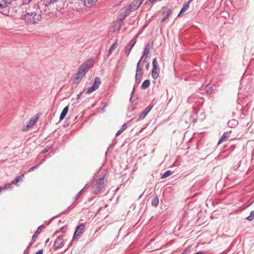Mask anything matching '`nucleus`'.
<instances>
[{"mask_svg":"<svg viewBox=\"0 0 254 254\" xmlns=\"http://www.w3.org/2000/svg\"><path fill=\"white\" fill-rule=\"evenodd\" d=\"M92 61L88 60L81 64L79 66L78 72L74 76V81L80 80L87 72L90 67L92 66Z\"/></svg>","mask_w":254,"mask_h":254,"instance_id":"f257e3e1","label":"nucleus"},{"mask_svg":"<svg viewBox=\"0 0 254 254\" xmlns=\"http://www.w3.org/2000/svg\"><path fill=\"white\" fill-rule=\"evenodd\" d=\"M24 20L28 24H35L41 21L42 16L39 12L34 13L32 12H27L23 16Z\"/></svg>","mask_w":254,"mask_h":254,"instance_id":"f03ea898","label":"nucleus"},{"mask_svg":"<svg viewBox=\"0 0 254 254\" xmlns=\"http://www.w3.org/2000/svg\"><path fill=\"white\" fill-rule=\"evenodd\" d=\"M104 178L103 177L98 179L96 184L92 187V192L94 194H98L104 188Z\"/></svg>","mask_w":254,"mask_h":254,"instance_id":"7ed1b4c3","label":"nucleus"},{"mask_svg":"<svg viewBox=\"0 0 254 254\" xmlns=\"http://www.w3.org/2000/svg\"><path fill=\"white\" fill-rule=\"evenodd\" d=\"M85 226L84 224H80L78 225L75 228L74 231V233L73 234L72 239L77 240L79 239L81 235L83 234L85 231Z\"/></svg>","mask_w":254,"mask_h":254,"instance_id":"20e7f679","label":"nucleus"},{"mask_svg":"<svg viewBox=\"0 0 254 254\" xmlns=\"http://www.w3.org/2000/svg\"><path fill=\"white\" fill-rule=\"evenodd\" d=\"M134 7H133L131 4H129L128 6H124L120 10L119 15L126 18V17L129 14L132 10H134Z\"/></svg>","mask_w":254,"mask_h":254,"instance_id":"39448f33","label":"nucleus"},{"mask_svg":"<svg viewBox=\"0 0 254 254\" xmlns=\"http://www.w3.org/2000/svg\"><path fill=\"white\" fill-rule=\"evenodd\" d=\"M101 84V80L99 77H96L94 78V82L92 86L88 88L86 93L90 94L97 89Z\"/></svg>","mask_w":254,"mask_h":254,"instance_id":"423d86ee","label":"nucleus"},{"mask_svg":"<svg viewBox=\"0 0 254 254\" xmlns=\"http://www.w3.org/2000/svg\"><path fill=\"white\" fill-rule=\"evenodd\" d=\"M26 11L27 12L31 11L36 13L38 11L40 15H41L42 14V11L39 8V5L36 2L30 3V4L28 5V7H26Z\"/></svg>","mask_w":254,"mask_h":254,"instance_id":"0eeeda50","label":"nucleus"},{"mask_svg":"<svg viewBox=\"0 0 254 254\" xmlns=\"http://www.w3.org/2000/svg\"><path fill=\"white\" fill-rule=\"evenodd\" d=\"M244 81H243L241 83V85L239 88V91L238 93V97L239 98H242L241 94L243 93V92H248L249 91V89L250 88V84L249 82H247V86L245 85L244 84Z\"/></svg>","mask_w":254,"mask_h":254,"instance_id":"6e6552de","label":"nucleus"},{"mask_svg":"<svg viewBox=\"0 0 254 254\" xmlns=\"http://www.w3.org/2000/svg\"><path fill=\"white\" fill-rule=\"evenodd\" d=\"M64 243L63 238L61 236H59L55 240L53 246V250L56 251L61 248Z\"/></svg>","mask_w":254,"mask_h":254,"instance_id":"1a4fd4ad","label":"nucleus"},{"mask_svg":"<svg viewBox=\"0 0 254 254\" xmlns=\"http://www.w3.org/2000/svg\"><path fill=\"white\" fill-rule=\"evenodd\" d=\"M153 107V105L150 104L142 112V113L138 116L137 121L142 120L144 119L147 114L150 111V110Z\"/></svg>","mask_w":254,"mask_h":254,"instance_id":"9d476101","label":"nucleus"},{"mask_svg":"<svg viewBox=\"0 0 254 254\" xmlns=\"http://www.w3.org/2000/svg\"><path fill=\"white\" fill-rule=\"evenodd\" d=\"M172 10L169 8H165L162 12V18L161 20L162 23L164 22L171 15Z\"/></svg>","mask_w":254,"mask_h":254,"instance_id":"9b49d317","label":"nucleus"},{"mask_svg":"<svg viewBox=\"0 0 254 254\" xmlns=\"http://www.w3.org/2000/svg\"><path fill=\"white\" fill-rule=\"evenodd\" d=\"M39 119V117L37 115L34 116V117H33L32 118H31L29 122H28V124L26 125V127L29 128H31L32 127H33L36 124V122L37 121V120H38Z\"/></svg>","mask_w":254,"mask_h":254,"instance_id":"f8f14e48","label":"nucleus"},{"mask_svg":"<svg viewBox=\"0 0 254 254\" xmlns=\"http://www.w3.org/2000/svg\"><path fill=\"white\" fill-rule=\"evenodd\" d=\"M200 111V110H197V111H196L195 110L194 108H193L192 113L190 116V122H191L192 123H195L196 122V121L197 120V113Z\"/></svg>","mask_w":254,"mask_h":254,"instance_id":"ddd939ff","label":"nucleus"},{"mask_svg":"<svg viewBox=\"0 0 254 254\" xmlns=\"http://www.w3.org/2000/svg\"><path fill=\"white\" fill-rule=\"evenodd\" d=\"M231 131H232L231 130H230L229 131L224 132L223 133L222 136H221V138L218 141V143L220 144L221 142L228 140V139L230 137V135Z\"/></svg>","mask_w":254,"mask_h":254,"instance_id":"4468645a","label":"nucleus"},{"mask_svg":"<svg viewBox=\"0 0 254 254\" xmlns=\"http://www.w3.org/2000/svg\"><path fill=\"white\" fill-rule=\"evenodd\" d=\"M191 0H189V1H187L184 3L183 7L182 8L179 13L178 14V16H180L182 14L186 12L189 9L190 7V2Z\"/></svg>","mask_w":254,"mask_h":254,"instance_id":"2eb2a0df","label":"nucleus"},{"mask_svg":"<svg viewBox=\"0 0 254 254\" xmlns=\"http://www.w3.org/2000/svg\"><path fill=\"white\" fill-rule=\"evenodd\" d=\"M10 3V0H0V9L6 8Z\"/></svg>","mask_w":254,"mask_h":254,"instance_id":"dca6fc26","label":"nucleus"},{"mask_svg":"<svg viewBox=\"0 0 254 254\" xmlns=\"http://www.w3.org/2000/svg\"><path fill=\"white\" fill-rule=\"evenodd\" d=\"M151 48V46L149 44L145 45V46L144 47V48L143 55L141 57L140 60H142V59L144 58V56H148V55L149 53V51H150V49Z\"/></svg>","mask_w":254,"mask_h":254,"instance_id":"f3484780","label":"nucleus"},{"mask_svg":"<svg viewBox=\"0 0 254 254\" xmlns=\"http://www.w3.org/2000/svg\"><path fill=\"white\" fill-rule=\"evenodd\" d=\"M143 1L144 0H134L131 4L133 6L134 5L133 10L137 9Z\"/></svg>","mask_w":254,"mask_h":254,"instance_id":"a211bd4d","label":"nucleus"},{"mask_svg":"<svg viewBox=\"0 0 254 254\" xmlns=\"http://www.w3.org/2000/svg\"><path fill=\"white\" fill-rule=\"evenodd\" d=\"M68 110V106H66L63 109V110L62 111L61 115L60 116V120L61 121L64 118V117H65L67 113Z\"/></svg>","mask_w":254,"mask_h":254,"instance_id":"6ab92c4d","label":"nucleus"},{"mask_svg":"<svg viewBox=\"0 0 254 254\" xmlns=\"http://www.w3.org/2000/svg\"><path fill=\"white\" fill-rule=\"evenodd\" d=\"M238 125V122L237 120L235 119H233L230 120L228 122V126L230 127H236Z\"/></svg>","mask_w":254,"mask_h":254,"instance_id":"aec40b11","label":"nucleus"},{"mask_svg":"<svg viewBox=\"0 0 254 254\" xmlns=\"http://www.w3.org/2000/svg\"><path fill=\"white\" fill-rule=\"evenodd\" d=\"M84 5L86 6H90L93 4H94L97 2V0H83Z\"/></svg>","mask_w":254,"mask_h":254,"instance_id":"412c9836","label":"nucleus"},{"mask_svg":"<svg viewBox=\"0 0 254 254\" xmlns=\"http://www.w3.org/2000/svg\"><path fill=\"white\" fill-rule=\"evenodd\" d=\"M159 200L157 195H156L153 197L151 200V204L153 206H157L158 205Z\"/></svg>","mask_w":254,"mask_h":254,"instance_id":"4be33fe9","label":"nucleus"},{"mask_svg":"<svg viewBox=\"0 0 254 254\" xmlns=\"http://www.w3.org/2000/svg\"><path fill=\"white\" fill-rule=\"evenodd\" d=\"M159 71L160 69H157V70H152V77L153 79H157L159 75Z\"/></svg>","mask_w":254,"mask_h":254,"instance_id":"5701e85b","label":"nucleus"},{"mask_svg":"<svg viewBox=\"0 0 254 254\" xmlns=\"http://www.w3.org/2000/svg\"><path fill=\"white\" fill-rule=\"evenodd\" d=\"M24 178V174H21L20 175L17 176L15 179L12 182V184H16L19 181H21Z\"/></svg>","mask_w":254,"mask_h":254,"instance_id":"b1692460","label":"nucleus"},{"mask_svg":"<svg viewBox=\"0 0 254 254\" xmlns=\"http://www.w3.org/2000/svg\"><path fill=\"white\" fill-rule=\"evenodd\" d=\"M150 81L148 79H146L145 80L143 83H142V85H141V88L143 89H147L148 87H149V85H150Z\"/></svg>","mask_w":254,"mask_h":254,"instance_id":"393cba45","label":"nucleus"},{"mask_svg":"<svg viewBox=\"0 0 254 254\" xmlns=\"http://www.w3.org/2000/svg\"><path fill=\"white\" fill-rule=\"evenodd\" d=\"M152 65V69L157 70V69H159L156 58H155L153 59Z\"/></svg>","mask_w":254,"mask_h":254,"instance_id":"a878e982","label":"nucleus"},{"mask_svg":"<svg viewBox=\"0 0 254 254\" xmlns=\"http://www.w3.org/2000/svg\"><path fill=\"white\" fill-rule=\"evenodd\" d=\"M11 189V184H7L5 185V186L4 187H0V192L2 191H4L5 190H10Z\"/></svg>","mask_w":254,"mask_h":254,"instance_id":"bb28decb","label":"nucleus"},{"mask_svg":"<svg viewBox=\"0 0 254 254\" xmlns=\"http://www.w3.org/2000/svg\"><path fill=\"white\" fill-rule=\"evenodd\" d=\"M173 174V172L170 170H168L162 174L161 178L164 179L170 176Z\"/></svg>","mask_w":254,"mask_h":254,"instance_id":"cd10ccee","label":"nucleus"},{"mask_svg":"<svg viewBox=\"0 0 254 254\" xmlns=\"http://www.w3.org/2000/svg\"><path fill=\"white\" fill-rule=\"evenodd\" d=\"M141 60H139L136 66V77L138 76V71L142 70V68L140 67V64Z\"/></svg>","mask_w":254,"mask_h":254,"instance_id":"c85d7f7f","label":"nucleus"},{"mask_svg":"<svg viewBox=\"0 0 254 254\" xmlns=\"http://www.w3.org/2000/svg\"><path fill=\"white\" fill-rule=\"evenodd\" d=\"M43 227V225H41L38 227L37 230L35 232L34 234L32 236V239L34 241L35 239L37 237L38 235L40 233V230H41V228Z\"/></svg>","mask_w":254,"mask_h":254,"instance_id":"c756f323","label":"nucleus"},{"mask_svg":"<svg viewBox=\"0 0 254 254\" xmlns=\"http://www.w3.org/2000/svg\"><path fill=\"white\" fill-rule=\"evenodd\" d=\"M254 218V210L251 212L250 214L246 217V219L249 221H252Z\"/></svg>","mask_w":254,"mask_h":254,"instance_id":"7c9ffc66","label":"nucleus"},{"mask_svg":"<svg viewBox=\"0 0 254 254\" xmlns=\"http://www.w3.org/2000/svg\"><path fill=\"white\" fill-rule=\"evenodd\" d=\"M43 161L44 160H42L41 161V162H40L39 164L34 166H33L32 167L30 168L29 170H28V172H32L33 171H34L36 169H37L39 166H40L42 164H43Z\"/></svg>","mask_w":254,"mask_h":254,"instance_id":"2f4dec72","label":"nucleus"},{"mask_svg":"<svg viewBox=\"0 0 254 254\" xmlns=\"http://www.w3.org/2000/svg\"><path fill=\"white\" fill-rule=\"evenodd\" d=\"M117 42H115L114 43H113L112 44V45L109 48V54H111L113 51L114 50V49L115 48V47H117Z\"/></svg>","mask_w":254,"mask_h":254,"instance_id":"473e14b6","label":"nucleus"},{"mask_svg":"<svg viewBox=\"0 0 254 254\" xmlns=\"http://www.w3.org/2000/svg\"><path fill=\"white\" fill-rule=\"evenodd\" d=\"M132 48L131 47H129L128 48V45H127L125 47V53H126V54L128 56L129 54H130V52Z\"/></svg>","mask_w":254,"mask_h":254,"instance_id":"72a5a7b5","label":"nucleus"},{"mask_svg":"<svg viewBox=\"0 0 254 254\" xmlns=\"http://www.w3.org/2000/svg\"><path fill=\"white\" fill-rule=\"evenodd\" d=\"M51 148V146H46L44 148L42 151H41L42 153H45L49 151V150Z\"/></svg>","mask_w":254,"mask_h":254,"instance_id":"f704fd0d","label":"nucleus"},{"mask_svg":"<svg viewBox=\"0 0 254 254\" xmlns=\"http://www.w3.org/2000/svg\"><path fill=\"white\" fill-rule=\"evenodd\" d=\"M23 4H28V5L30 4V3L35 2L34 0H23Z\"/></svg>","mask_w":254,"mask_h":254,"instance_id":"c9c22d12","label":"nucleus"},{"mask_svg":"<svg viewBox=\"0 0 254 254\" xmlns=\"http://www.w3.org/2000/svg\"><path fill=\"white\" fill-rule=\"evenodd\" d=\"M46 2L48 3L49 4H53L56 2L58 0H44Z\"/></svg>","mask_w":254,"mask_h":254,"instance_id":"e433bc0d","label":"nucleus"},{"mask_svg":"<svg viewBox=\"0 0 254 254\" xmlns=\"http://www.w3.org/2000/svg\"><path fill=\"white\" fill-rule=\"evenodd\" d=\"M135 43L136 40H131L129 43V45H130L129 47H131V48H132L133 46L135 45Z\"/></svg>","mask_w":254,"mask_h":254,"instance_id":"4c0bfd02","label":"nucleus"},{"mask_svg":"<svg viewBox=\"0 0 254 254\" xmlns=\"http://www.w3.org/2000/svg\"><path fill=\"white\" fill-rule=\"evenodd\" d=\"M125 18H124L123 17L121 16V15H119V17H118V20H119V22L121 23V24H122L124 20H125Z\"/></svg>","mask_w":254,"mask_h":254,"instance_id":"58836bf2","label":"nucleus"},{"mask_svg":"<svg viewBox=\"0 0 254 254\" xmlns=\"http://www.w3.org/2000/svg\"><path fill=\"white\" fill-rule=\"evenodd\" d=\"M140 76H137L136 77V74H135V82L137 83H139L140 82Z\"/></svg>","mask_w":254,"mask_h":254,"instance_id":"ea45409f","label":"nucleus"},{"mask_svg":"<svg viewBox=\"0 0 254 254\" xmlns=\"http://www.w3.org/2000/svg\"><path fill=\"white\" fill-rule=\"evenodd\" d=\"M127 127V125L126 124H124L122 127V128H121V129L122 130V131H124L126 128Z\"/></svg>","mask_w":254,"mask_h":254,"instance_id":"a19ab883","label":"nucleus"},{"mask_svg":"<svg viewBox=\"0 0 254 254\" xmlns=\"http://www.w3.org/2000/svg\"><path fill=\"white\" fill-rule=\"evenodd\" d=\"M246 115L244 113L242 112L240 114V117L241 119H244L246 117Z\"/></svg>","mask_w":254,"mask_h":254,"instance_id":"79ce46f5","label":"nucleus"},{"mask_svg":"<svg viewBox=\"0 0 254 254\" xmlns=\"http://www.w3.org/2000/svg\"><path fill=\"white\" fill-rule=\"evenodd\" d=\"M43 250H38L35 254H43Z\"/></svg>","mask_w":254,"mask_h":254,"instance_id":"37998d69","label":"nucleus"},{"mask_svg":"<svg viewBox=\"0 0 254 254\" xmlns=\"http://www.w3.org/2000/svg\"><path fill=\"white\" fill-rule=\"evenodd\" d=\"M123 131H122V130L120 129V130H119L116 133V135L117 136L118 135H119L120 134H121L122 133Z\"/></svg>","mask_w":254,"mask_h":254,"instance_id":"c03bdc74","label":"nucleus"},{"mask_svg":"<svg viewBox=\"0 0 254 254\" xmlns=\"http://www.w3.org/2000/svg\"><path fill=\"white\" fill-rule=\"evenodd\" d=\"M29 246L27 247L26 249L24 251L23 254H28L29 251H28Z\"/></svg>","mask_w":254,"mask_h":254,"instance_id":"a18cd8bd","label":"nucleus"},{"mask_svg":"<svg viewBox=\"0 0 254 254\" xmlns=\"http://www.w3.org/2000/svg\"><path fill=\"white\" fill-rule=\"evenodd\" d=\"M142 75V70L138 71V76H140L141 77Z\"/></svg>","mask_w":254,"mask_h":254,"instance_id":"49530a36","label":"nucleus"},{"mask_svg":"<svg viewBox=\"0 0 254 254\" xmlns=\"http://www.w3.org/2000/svg\"><path fill=\"white\" fill-rule=\"evenodd\" d=\"M144 60H143V62L144 63H146L147 61V57L148 56H144Z\"/></svg>","mask_w":254,"mask_h":254,"instance_id":"de8ad7c7","label":"nucleus"},{"mask_svg":"<svg viewBox=\"0 0 254 254\" xmlns=\"http://www.w3.org/2000/svg\"><path fill=\"white\" fill-rule=\"evenodd\" d=\"M81 95H82V93H80L78 94L77 95L76 99H80V97H81Z\"/></svg>","mask_w":254,"mask_h":254,"instance_id":"09e8293b","label":"nucleus"},{"mask_svg":"<svg viewBox=\"0 0 254 254\" xmlns=\"http://www.w3.org/2000/svg\"><path fill=\"white\" fill-rule=\"evenodd\" d=\"M145 67H146V69L147 70H148L149 68V63H147L145 66Z\"/></svg>","mask_w":254,"mask_h":254,"instance_id":"8fccbe9b","label":"nucleus"},{"mask_svg":"<svg viewBox=\"0 0 254 254\" xmlns=\"http://www.w3.org/2000/svg\"><path fill=\"white\" fill-rule=\"evenodd\" d=\"M204 254V253L203 252H199L196 253L195 254Z\"/></svg>","mask_w":254,"mask_h":254,"instance_id":"3c124183","label":"nucleus"},{"mask_svg":"<svg viewBox=\"0 0 254 254\" xmlns=\"http://www.w3.org/2000/svg\"><path fill=\"white\" fill-rule=\"evenodd\" d=\"M106 106V105H105V106L102 108V110L103 111H105Z\"/></svg>","mask_w":254,"mask_h":254,"instance_id":"603ef678","label":"nucleus"},{"mask_svg":"<svg viewBox=\"0 0 254 254\" xmlns=\"http://www.w3.org/2000/svg\"><path fill=\"white\" fill-rule=\"evenodd\" d=\"M156 0H148V1H149V2H154V1H156Z\"/></svg>","mask_w":254,"mask_h":254,"instance_id":"864d4df0","label":"nucleus"},{"mask_svg":"<svg viewBox=\"0 0 254 254\" xmlns=\"http://www.w3.org/2000/svg\"><path fill=\"white\" fill-rule=\"evenodd\" d=\"M130 101L131 102H133V98H132V97H131L130 98Z\"/></svg>","mask_w":254,"mask_h":254,"instance_id":"5fc2aeb1","label":"nucleus"},{"mask_svg":"<svg viewBox=\"0 0 254 254\" xmlns=\"http://www.w3.org/2000/svg\"><path fill=\"white\" fill-rule=\"evenodd\" d=\"M109 149V147L108 148V149H107V151L106 152V155H107Z\"/></svg>","mask_w":254,"mask_h":254,"instance_id":"6e6d98bb","label":"nucleus"},{"mask_svg":"<svg viewBox=\"0 0 254 254\" xmlns=\"http://www.w3.org/2000/svg\"><path fill=\"white\" fill-rule=\"evenodd\" d=\"M61 230L62 231H64V227L62 228Z\"/></svg>","mask_w":254,"mask_h":254,"instance_id":"4d7b16f0","label":"nucleus"},{"mask_svg":"<svg viewBox=\"0 0 254 254\" xmlns=\"http://www.w3.org/2000/svg\"><path fill=\"white\" fill-rule=\"evenodd\" d=\"M80 193V192H79L77 193V196H78V195H79Z\"/></svg>","mask_w":254,"mask_h":254,"instance_id":"13d9d810","label":"nucleus"},{"mask_svg":"<svg viewBox=\"0 0 254 254\" xmlns=\"http://www.w3.org/2000/svg\"><path fill=\"white\" fill-rule=\"evenodd\" d=\"M49 239L46 241V243L48 242Z\"/></svg>","mask_w":254,"mask_h":254,"instance_id":"bf43d9fd","label":"nucleus"}]
</instances>
